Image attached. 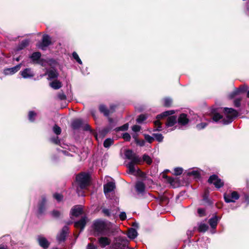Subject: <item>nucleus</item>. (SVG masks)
<instances>
[{
  "label": "nucleus",
  "mask_w": 249,
  "mask_h": 249,
  "mask_svg": "<svg viewBox=\"0 0 249 249\" xmlns=\"http://www.w3.org/2000/svg\"><path fill=\"white\" fill-rule=\"evenodd\" d=\"M136 189L138 192L142 193L145 190L144 184L142 182L139 181L136 184Z\"/></svg>",
  "instance_id": "6ab92c4d"
},
{
  "label": "nucleus",
  "mask_w": 249,
  "mask_h": 249,
  "mask_svg": "<svg viewBox=\"0 0 249 249\" xmlns=\"http://www.w3.org/2000/svg\"><path fill=\"white\" fill-rule=\"evenodd\" d=\"M95 230L101 233H104L109 230V225L102 221H97L94 223Z\"/></svg>",
  "instance_id": "20e7f679"
},
{
  "label": "nucleus",
  "mask_w": 249,
  "mask_h": 249,
  "mask_svg": "<svg viewBox=\"0 0 249 249\" xmlns=\"http://www.w3.org/2000/svg\"><path fill=\"white\" fill-rule=\"evenodd\" d=\"M49 78L50 79H53L56 78L58 74L56 71L54 70H51L47 72Z\"/></svg>",
  "instance_id": "5701e85b"
},
{
  "label": "nucleus",
  "mask_w": 249,
  "mask_h": 249,
  "mask_svg": "<svg viewBox=\"0 0 249 249\" xmlns=\"http://www.w3.org/2000/svg\"><path fill=\"white\" fill-rule=\"evenodd\" d=\"M237 114L238 113L235 110L231 108H225L224 109L225 118L222 120L223 124H227L231 123Z\"/></svg>",
  "instance_id": "f03ea898"
},
{
  "label": "nucleus",
  "mask_w": 249,
  "mask_h": 249,
  "mask_svg": "<svg viewBox=\"0 0 249 249\" xmlns=\"http://www.w3.org/2000/svg\"><path fill=\"white\" fill-rule=\"evenodd\" d=\"M209 182L213 183L216 188H220L223 186L224 183L221 180L218 178L216 175L211 176L208 180Z\"/></svg>",
  "instance_id": "423d86ee"
},
{
  "label": "nucleus",
  "mask_w": 249,
  "mask_h": 249,
  "mask_svg": "<svg viewBox=\"0 0 249 249\" xmlns=\"http://www.w3.org/2000/svg\"><path fill=\"white\" fill-rule=\"evenodd\" d=\"M0 249H7L6 248L4 247L3 246H0Z\"/></svg>",
  "instance_id": "680f3d73"
},
{
  "label": "nucleus",
  "mask_w": 249,
  "mask_h": 249,
  "mask_svg": "<svg viewBox=\"0 0 249 249\" xmlns=\"http://www.w3.org/2000/svg\"><path fill=\"white\" fill-rule=\"evenodd\" d=\"M135 142L137 143V144H139L141 146H143L145 144V142L144 140H139L136 138Z\"/></svg>",
  "instance_id": "49530a36"
},
{
  "label": "nucleus",
  "mask_w": 249,
  "mask_h": 249,
  "mask_svg": "<svg viewBox=\"0 0 249 249\" xmlns=\"http://www.w3.org/2000/svg\"><path fill=\"white\" fill-rule=\"evenodd\" d=\"M50 43L51 39L50 37L47 35H44L43 36L42 45L40 47H41L42 49H44V47L48 46Z\"/></svg>",
  "instance_id": "dca6fc26"
},
{
  "label": "nucleus",
  "mask_w": 249,
  "mask_h": 249,
  "mask_svg": "<svg viewBox=\"0 0 249 249\" xmlns=\"http://www.w3.org/2000/svg\"><path fill=\"white\" fill-rule=\"evenodd\" d=\"M247 89L245 87H241L240 88L238 89H236L235 90V91L233 92L232 95H231V97H233L235 95L239 94L241 92H244L246 91Z\"/></svg>",
  "instance_id": "393cba45"
},
{
  "label": "nucleus",
  "mask_w": 249,
  "mask_h": 249,
  "mask_svg": "<svg viewBox=\"0 0 249 249\" xmlns=\"http://www.w3.org/2000/svg\"><path fill=\"white\" fill-rule=\"evenodd\" d=\"M113 142V140L111 139H106L104 142V146L106 147H109Z\"/></svg>",
  "instance_id": "c85d7f7f"
},
{
  "label": "nucleus",
  "mask_w": 249,
  "mask_h": 249,
  "mask_svg": "<svg viewBox=\"0 0 249 249\" xmlns=\"http://www.w3.org/2000/svg\"><path fill=\"white\" fill-rule=\"evenodd\" d=\"M125 156L128 159L131 160L127 165L129 170V173L134 175H140L141 171L139 169L136 168L134 164L140 163L142 162L141 158L134 154L130 150H128L125 151Z\"/></svg>",
  "instance_id": "f257e3e1"
},
{
  "label": "nucleus",
  "mask_w": 249,
  "mask_h": 249,
  "mask_svg": "<svg viewBox=\"0 0 249 249\" xmlns=\"http://www.w3.org/2000/svg\"><path fill=\"white\" fill-rule=\"evenodd\" d=\"M76 180L80 188H84L89 184V176L88 174L82 173L76 177Z\"/></svg>",
  "instance_id": "7ed1b4c3"
},
{
  "label": "nucleus",
  "mask_w": 249,
  "mask_h": 249,
  "mask_svg": "<svg viewBox=\"0 0 249 249\" xmlns=\"http://www.w3.org/2000/svg\"><path fill=\"white\" fill-rule=\"evenodd\" d=\"M155 125L156 126H157V128L156 129V130L157 131H160L161 129H160V123L159 120H157L155 121L154 122Z\"/></svg>",
  "instance_id": "a18cd8bd"
},
{
  "label": "nucleus",
  "mask_w": 249,
  "mask_h": 249,
  "mask_svg": "<svg viewBox=\"0 0 249 249\" xmlns=\"http://www.w3.org/2000/svg\"><path fill=\"white\" fill-rule=\"evenodd\" d=\"M128 124H125L124 125H123V126H122L120 127L117 128L116 130L117 131H119V130L124 131V130H127L128 129Z\"/></svg>",
  "instance_id": "e433bc0d"
},
{
  "label": "nucleus",
  "mask_w": 249,
  "mask_h": 249,
  "mask_svg": "<svg viewBox=\"0 0 249 249\" xmlns=\"http://www.w3.org/2000/svg\"><path fill=\"white\" fill-rule=\"evenodd\" d=\"M98 243L101 247L105 248L110 244L111 240L107 237H101L98 239Z\"/></svg>",
  "instance_id": "6e6552de"
},
{
  "label": "nucleus",
  "mask_w": 249,
  "mask_h": 249,
  "mask_svg": "<svg viewBox=\"0 0 249 249\" xmlns=\"http://www.w3.org/2000/svg\"><path fill=\"white\" fill-rule=\"evenodd\" d=\"M247 10L248 13L249 14V5L247 7Z\"/></svg>",
  "instance_id": "0e129e2a"
},
{
  "label": "nucleus",
  "mask_w": 249,
  "mask_h": 249,
  "mask_svg": "<svg viewBox=\"0 0 249 249\" xmlns=\"http://www.w3.org/2000/svg\"><path fill=\"white\" fill-rule=\"evenodd\" d=\"M53 131L56 134L58 135V134H60V133L61 132V128L59 126L55 125L53 127Z\"/></svg>",
  "instance_id": "f704fd0d"
},
{
  "label": "nucleus",
  "mask_w": 249,
  "mask_h": 249,
  "mask_svg": "<svg viewBox=\"0 0 249 249\" xmlns=\"http://www.w3.org/2000/svg\"><path fill=\"white\" fill-rule=\"evenodd\" d=\"M197 212H198V213L201 216H202L204 214V213L205 212L204 210H203L202 209H198V210H197Z\"/></svg>",
  "instance_id": "4d7b16f0"
},
{
  "label": "nucleus",
  "mask_w": 249,
  "mask_h": 249,
  "mask_svg": "<svg viewBox=\"0 0 249 249\" xmlns=\"http://www.w3.org/2000/svg\"><path fill=\"white\" fill-rule=\"evenodd\" d=\"M247 96L248 97H249V91L248 92Z\"/></svg>",
  "instance_id": "69168bd1"
},
{
  "label": "nucleus",
  "mask_w": 249,
  "mask_h": 249,
  "mask_svg": "<svg viewBox=\"0 0 249 249\" xmlns=\"http://www.w3.org/2000/svg\"><path fill=\"white\" fill-rule=\"evenodd\" d=\"M137 232L134 229L131 228L128 231L127 236L129 238L134 239L137 237Z\"/></svg>",
  "instance_id": "aec40b11"
},
{
  "label": "nucleus",
  "mask_w": 249,
  "mask_h": 249,
  "mask_svg": "<svg viewBox=\"0 0 249 249\" xmlns=\"http://www.w3.org/2000/svg\"><path fill=\"white\" fill-rule=\"evenodd\" d=\"M59 97L60 98V99H61V100H63L64 99L66 98V97H65V95H64L63 94H60L59 95Z\"/></svg>",
  "instance_id": "bf43d9fd"
},
{
  "label": "nucleus",
  "mask_w": 249,
  "mask_h": 249,
  "mask_svg": "<svg viewBox=\"0 0 249 249\" xmlns=\"http://www.w3.org/2000/svg\"><path fill=\"white\" fill-rule=\"evenodd\" d=\"M115 187V184L113 182H109L104 185V193L106 195L107 193L112 191Z\"/></svg>",
  "instance_id": "9d476101"
},
{
  "label": "nucleus",
  "mask_w": 249,
  "mask_h": 249,
  "mask_svg": "<svg viewBox=\"0 0 249 249\" xmlns=\"http://www.w3.org/2000/svg\"><path fill=\"white\" fill-rule=\"evenodd\" d=\"M208 228V226L205 224H201L199 226V231H205Z\"/></svg>",
  "instance_id": "2f4dec72"
},
{
  "label": "nucleus",
  "mask_w": 249,
  "mask_h": 249,
  "mask_svg": "<svg viewBox=\"0 0 249 249\" xmlns=\"http://www.w3.org/2000/svg\"><path fill=\"white\" fill-rule=\"evenodd\" d=\"M37 240L38 243L41 247L44 249L48 248L49 243L45 237L40 236L38 237Z\"/></svg>",
  "instance_id": "9b49d317"
},
{
  "label": "nucleus",
  "mask_w": 249,
  "mask_h": 249,
  "mask_svg": "<svg viewBox=\"0 0 249 249\" xmlns=\"http://www.w3.org/2000/svg\"><path fill=\"white\" fill-rule=\"evenodd\" d=\"M142 160L146 162L148 164H150L152 162L151 158L147 155H144L143 156Z\"/></svg>",
  "instance_id": "c756f323"
},
{
  "label": "nucleus",
  "mask_w": 249,
  "mask_h": 249,
  "mask_svg": "<svg viewBox=\"0 0 249 249\" xmlns=\"http://www.w3.org/2000/svg\"><path fill=\"white\" fill-rule=\"evenodd\" d=\"M87 249H97V247L91 244L88 245Z\"/></svg>",
  "instance_id": "864d4df0"
},
{
  "label": "nucleus",
  "mask_w": 249,
  "mask_h": 249,
  "mask_svg": "<svg viewBox=\"0 0 249 249\" xmlns=\"http://www.w3.org/2000/svg\"><path fill=\"white\" fill-rule=\"evenodd\" d=\"M132 129L134 132H138L140 130L141 127L139 125H135L132 127Z\"/></svg>",
  "instance_id": "8fccbe9b"
},
{
  "label": "nucleus",
  "mask_w": 249,
  "mask_h": 249,
  "mask_svg": "<svg viewBox=\"0 0 249 249\" xmlns=\"http://www.w3.org/2000/svg\"><path fill=\"white\" fill-rule=\"evenodd\" d=\"M218 219L217 216H214L209 220V224L212 228H215L217 224Z\"/></svg>",
  "instance_id": "4be33fe9"
},
{
  "label": "nucleus",
  "mask_w": 249,
  "mask_h": 249,
  "mask_svg": "<svg viewBox=\"0 0 249 249\" xmlns=\"http://www.w3.org/2000/svg\"><path fill=\"white\" fill-rule=\"evenodd\" d=\"M110 110H111L110 111L108 110V109H107L106 107L103 105H101L100 107V111L102 112V113H103L105 115H108L110 112H113V109L112 107H111Z\"/></svg>",
  "instance_id": "b1692460"
},
{
  "label": "nucleus",
  "mask_w": 249,
  "mask_h": 249,
  "mask_svg": "<svg viewBox=\"0 0 249 249\" xmlns=\"http://www.w3.org/2000/svg\"><path fill=\"white\" fill-rule=\"evenodd\" d=\"M36 116V113L34 111H30L29 113V118L31 121L34 120V117Z\"/></svg>",
  "instance_id": "a19ab883"
},
{
  "label": "nucleus",
  "mask_w": 249,
  "mask_h": 249,
  "mask_svg": "<svg viewBox=\"0 0 249 249\" xmlns=\"http://www.w3.org/2000/svg\"><path fill=\"white\" fill-rule=\"evenodd\" d=\"M20 69V65H18L11 68L6 69L4 70L5 75H11L16 73Z\"/></svg>",
  "instance_id": "ddd939ff"
},
{
  "label": "nucleus",
  "mask_w": 249,
  "mask_h": 249,
  "mask_svg": "<svg viewBox=\"0 0 249 249\" xmlns=\"http://www.w3.org/2000/svg\"><path fill=\"white\" fill-rule=\"evenodd\" d=\"M240 100L239 99L236 100L234 101V105H235V106L236 107H239V105H240Z\"/></svg>",
  "instance_id": "13d9d810"
},
{
  "label": "nucleus",
  "mask_w": 249,
  "mask_h": 249,
  "mask_svg": "<svg viewBox=\"0 0 249 249\" xmlns=\"http://www.w3.org/2000/svg\"><path fill=\"white\" fill-rule=\"evenodd\" d=\"M178 123L181 124H186L188 122V119L187 118L186 115L185 114H182L180 115L178 119Z\"/></svg>",
  "instance_id": "a211bd4d"
},
{
  "label": "nucleus",
  "mask_w": 249,
  "mask_h": 249,
  "mask_svg": "<svg viewBox=\"0 0 249 249\" xmlns=\"http://www.w3.org/2000/svg\"><path fill=\"white\" fill-rule=\"evenodd\" d=\"M144 136L145 140L147 141L149 143L152 142L154 140L153 137H151L149 135L144 134Z\"/></svg>",
  "instance_id": "c9c22d12"
},
{
  "label": "nucleus",
  "mask_w": 249,
  "mask_h": 249,
  "mask_svg": "<svg viewBox=\"0 0 249 249\" xmlns=\"http://www.w3.org/2000/svg\"><path fill=\"white\" fill-rule=\"evenodd\" d=\"M53 197L55 199H56L58 201H60L63 198V196L59 194H55L53 195Z\"/></svg>",
  "instance_id": "c03bdc74"
},
{
  "label": "nucleus",
  "mask_w": 249,
  "mask_h": 249,
  "mask_svg": "<svg viewBox=\"0 0 249 249\" xmlns=\"http://www.w3.org/2000/svg\"><path fill=\"white\" fill-rule=\"evenodd\" d=\"M172 100L169 98H165L164 100V105L166 107H169L171 105Z\"/></svg>",
  "instance_id": "58836bf2"
},
{
  "label": "nucleus",
  "mask_w": 249,
  "mask_h": 249,
  "mask_svg": "<svg viewBox=\"0 0 249 249\" xmlns=\"http://www.w3.org/2000/svg\"><path fill=\"white\" fill-rule=\"evenodd\" d=\"M82 122L80 119H76L73 121L72 125L73 128H76L79 127L82 124Z\"/></svg>",
  "instance_id": "a878e982"
},
{
  "label": "nucleus",
  "mask_w": 249,
  "mask_h": 249,
  "mask_svg": "<svg viewBox=\"0 0 249 249\" xmlns=\"http://www.w3.org/2000/svg\"><path fill=\"white\" fill-rule=\"evenodd\" d=\"M123 139L126 141H129L131 139L130 135L128 133H125L123 135Z\"/></svg>",
  "instance_id": "37998d69"
},
{
  "label": "nucleus",
  "mask_w": 249,
  "mask_h": 249,
  "mask_svg": "<svg viewBox=\"0 0 249 249\" xmlns=\"http://www.w3.org/2000/svg\"><path fill=\"white\" fill-rule=\"evenodd\" d=\"M29 42L28 40H25L22 42L23 44V47H25L28 44Z\"/></svg>",
  "instance_id": "052dcab7"
},
{
  "label": "nucleus",
  "mask_w": 249,
  "mask_h": 249,
  "mask_svg": "<svg viewBox=\"0 0 249 249\" xmlns=\"http://www.w3.org/2000/svg\"><path fill=\"white\" fill-rule=\"evenodd\" d=\"M239 195L236 192H233L231 195H225L224 199L226 202H233L239 198Z\"/></svg>",
  "instance_id": "0eeeda50"
},
{
  "label": "nucleus",
  "mask_w": 249,
  "mask_h": 249,
  "mask_svg": "<svg viewBox=\"0 0 249 249\" xmlns=\"http://www.w3.org/2000/svg\"><path fill=\"white\" fill-rule=\"evenodd\" d=\"M72 56L73 58L80 64H82V61L79 58L78 55L75 52L73 53Z\"/></svg>",
  "instance_id": "ea45409f"
},
{
  "label": "nucleus",
  "mask_w": 249,
  "mask_h": 249,
  "mask_svg": "<svg viewBox=\"0 0 249 249\" xmlns=\"http://www.w3.org/2000/svg\"><path fill=\"white\" fill-rule=\"evenodd\" d=\"M52 142L55 144H58L59 142V140H58V137H56L53 139H52Z\"/></svg>",
  "instance_id": "6e6d98bb"
},
{
  "label": "nucleus",
  "mask_w": 249,
  "mask_h": 249,
  "mask_svg": "<svg viewBox=\"0 0 249 249\" xmlns=\"http://www.w3.org/2000/svg\"><path fill=\"white\" fill-rule=\"evenodd\" d=\"M166 178L167 179V180L168 182H169L171 185L174 186V179L172 178L168 177L167 176H165Z\"/></svg>",
  "instance_id": "de8ad7c7"
},
{
  "label": "nucleus",
  "mask_w": 249,
  "mask_h": 249,
  "mask_svg": "<svg viewBox=\"0 0 249 249\" xmlns=\"http://www.w3.org/2000/svg\"><path fill=\"white\" fill-rule=\"evenodd\" d=\"M87 223V218L83 217L79 221L74 223V226L77 228H80L81 230H83Z\"/></svg>",
  "instance_id": "4468645a"
},
{
  "label": "nucleus",
  "mask_w": 249,
  "mask_h": 249,
  "mask_svg": "<svg viewBox=\"0 0 249 249\" xmlns=\"http://www.w3.org/2000/svg\"><path fill=\"white\" fill-rule=\"evenodd\" d=\"M182 169L181 168H176L174 169V174L175 175H179L182 173Z\"/></svg>",
  "instance_id": "4c0bfd02"
},
{
  "label": "nucleus",
  "mask_w": 249,
  "mask_h": 249,
  "mask_svg": "<svg viewBox=\"0 0 249 249\" xmlns=\"http://www.w3.org/2000/svg\"><path fill=\"white\" fill-rule=\"evenodd\" d=\"M71 213L72 215L78 216L82 213V207L80 205H77L73 207L71 210Z\"/></svg>",
  "instance_id": "1a4fd4ad"
},
{
  "label": "nucleus",
  "mask_w": 249,
  "mask_h": 249,
  "mask_svg": "<svg viewBox=\"0 0 249 249\" xmlns=\"http://www.w3.org/2000/svg\"><path fill=\"white\" fill-rule=\"evenodd\" d=\"M104 212L105 213H107V214H108V210H104Z\"/></svg>",
  "instance_id": "e2e57ef3"
},
{
  "label": "nucleus",
  "mask_w": 249,
  "mask_h": 249,
  "mask_svg": "<svg viewBox=\"0 0 249 249\" xmlns=\"http://www.w3.org/2000/svg\"><path fill=\"white\" fill-rule=\"evenodd\" d=\"M146 118L147 117L145 115L142 114L138 117L137 119V122L138 123H141L143 122L146 119Z\"/></svg>",
  "instance_id": "473e14b6"
},
{
  "label": "nucleus",
  "mask_w": 249,
  "mask_h": 249,
  "mask_svg": "<svg viewBox=\"0 0 249 249\" xmlns=\"http://www.w3.org/2000/svg\"><path fill=\"white\" fill-rule=\"evenodd\" d=\"M222 118L221 116L218 113H215L213 116V120L215 122H217Z\"/></svg>",
  "instance_id": "79ce46f5"
},
{
  "label": "nucleus",
  "mask_w": 249,
  "mask_h": 249,
  "mask_svg": "<svg viewBox=\"0 0 249 249\" xmlns=\"http://www.w3.org/2000/svg\"><path fill=\"white\" fill-rule=\"evenodd\" d=\"M128 241L126 239L119 237L115 243V249H127Z\"/></svg>",
  "instance_id": "39448f33"
},
{
  "label": "nucleus",
  "mask_w": 249,
  "mask_h": 249,
  "mask_svg": "<svg viewBox=\"0 0 249 249\" xmlns=\"http://www.w3.org/2000/svg\"><path fill=\"white\" fill-rule=\"evenodd\" d=\"M50 86L54 89H60L62 87L61 83L57 80H55L52 82L50 83Z\"/></svg>",
  "instance_id": "f3484780"
},
{
  "label": "nucleus",
  "mask_w": 249,
  "mask_h": 249,
  "mask_svg": "<svg viewBox=\"0 0 249 249\" xmlns=\"http://www.w3.org/2000/svg\"><path fill=\"white\" fill-rule=\"evenodd\" d=\"M174 113H175V112L174 110H169V111H165V112H163L162 114L159 115L157 116V118L159 119V118H161L162 117L167 116L169 115L173 114Z\"/></svg>",
  "instance_id": "bb28decb"
},
{
  "label": "nucleus",
  "mask_w": 249,
  "mask_h": 249,
  "mask_svg": "<svg viewBox=\"0 0 249 249\" xmlns=\"http://www.w3.org/2000/svg\"><path fill=\"white\" fill-rule=\"evenodd\" d=\"M206 126V124L202 123L197 125L196 127L198 129L204 128Z\"/></svg>",
  "instance_id": "09e8293b"
},
{
  "label": "nucleus",
  "mask_w": 249,
  "mask_h": 249,
  "mask_svg": "<svg viewBox=\"0 0 249 249\" xmlns=\"http://www.w3.org/2000/svg\"><path fill=\"white\" fill-rule=\"evenodd\" d=\"M68 231V227L65 226L63 228L61 232L57 236V238L58 241H63L65 239Z\"/></svg>",
  "instance_id": "2eb2a0df"
},
{
  "label": "nucleus",
  "mask_w": 249,
  "mask_h": 249,
  "mask_svg": "<svg viewBox=\"0 0 249 249\" xmlns=\"http://www.w3.org/2000/svg\"><path fill=\"white\" fill-rule=\"evenodd\" d=\"M153 135L158 142H160L162 141L163 137L161 134H154Z\"/></svg>",
  "instance_id": "72a5a7b5"
},
{
  "label": "nucleus",
  "mask_w": 249,
  "mask_h": 249,
  "mask_svg": "<svg viewBox=\"0 0 249 249\" xmlns=\"http://www.w3.org/2000/svg\"><path fill=\"white\" fill-rule=\"evenodd\" d=\"M21 75L24 78H29L33 77L34 75V72L30 69H25L20 72Z\"/></svg>",
  "instance_id": "f8f14e48"
},
{
  "label": "nucleus",
  "mask_w": 249,
  "mask_h": 249,
  "mask_svg": "<svg viewBox=\"0 0 249 249\" xmlns=\"http://www.w3.org/2000/svg\"><path fill=\"white\" fill-rule=\"evenodd\" d=\"M188 175L190 176H193L195 178H198L199 177V173L197 170H193L189 171Z\"/></svg>",
  "instance_id": "cd10ccee"
},
{
  "label": "nucleus",
  "mask_w": 249,
  "mask_h": 249,
  "mask_svg": "<svg viewBox=\"0 0 249 249\" xmlns=\"http://www.w3.org/2000/svg\"><path fill=\"white\" fill-rule=\"evenodd\" d=\"M119 217L122 220H124L126 218V215L124 212H122L120 214Z\"/></svg>",
  "instance_id": "3c124183"
},
{
  "label": "nucleus",
  "mask_w": 249,
  "mask_h": 249,
  "mask_svg": "<svg viewBox=\"0 0 249 249\" xmlns=\"http://www.w3.org/2000/svg\"><path fill=\"white\" fill-rule=\"evenodd\" d=\"M41 56V54L39 52H36L32 54L31 55V58L33 59V60H38Z\"/></svg>",
  "instance_id": "7c9ffc66"
},
{
  "label": "nucleus",
  "mask_w": 249,
  "mask_h": 249,
  "mask_svg": "<svg viewBox=\"0 0 249 249\" xmlns=\"http://www.w3.org/2000/svg\"><path fill=\"white\" fill-rule=\"evenodd\" d=\"M177 122V118L175 116H170L168 118L167 125L172 126Z\"/></svg>",
  "instance_id": "412c9836"
},
{
  "label": "nucleus",
  "mask_w": 249,
  "mask_h": 249,
  "mask_svg": "<svg viewBox=\"0 0 249 249\" xmlns=\"http://www.w3.org/2000/svg\"><path fill=\"white\" fill-rule=\"evenodd\" d=\"M45 202V200L43 198L42 200V203L40 204L39 207V210L40 213H42L43 211V208L44 207V204Z\"/></svg>",
  "instance_id": "603ef678"
},
{
  "label": "nucleus",
  "mask_w": 249,
  "mask_h": 249,
  "mask_svg": "<svg viewBox=\"0 0 249 249\" xmlns=\"http://www.w3.org/2000/svg\"><path fill=\"white\" fill-rule=\"evenodd\" d=\"M52 214L53 216L58 217L60 215V213L57 211H54L52 212Z\"/></svg>",
  "instance_id": "5fc2aeb1"
}]
</instances>
